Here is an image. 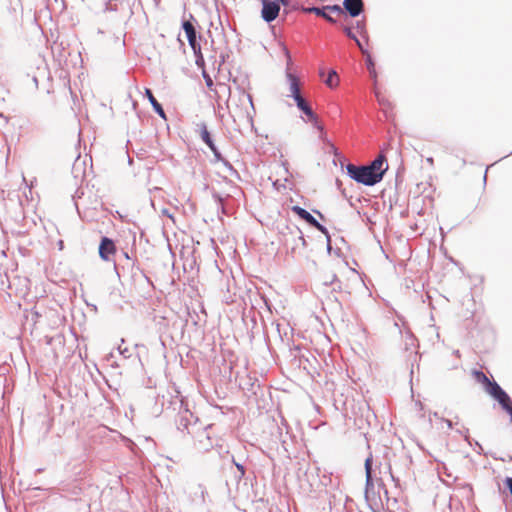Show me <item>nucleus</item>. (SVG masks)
Segmentation results:
<instances>
[{"mask_svg":"<svg viewBox=\"0 0 512 512\" xmlns=\"http://www.w3.org/2000/svg\"><path fill=\"white\" fill-rule=\"evenodd\" d=\"M343 32L346 34V36L351 39V40H354L357 36L352 32L351 28L348 27V26H344L343 27Z\"/></svg>","mask_w":512,"mask_h":512,"instance_id":"bb28decb","label":"nucleus"},{"mask_svg":"<svg viewBox=\"0 0 512 512\" xmlns=\"http://www.w3.org/2000/svg\"><path fill=\"white\" fill-rule=\"evenodd\" d=\"M245 476V474H241V472H238V471H234L233 472V476H232V479L231 480H226V485L228 487V489L230 490V482H234L236 485H238L240 483V481L243 479V477Z\"/></svg>","mask_w":512,"mask_h":512,"instance_id":"a211bd4d","label":"nucleus"},{"mask_svg":"<svg viewBox=\"0 0 512 512\" xmlns=\"http://www.w3.org/2000/svg\"><path fill=\"white\" fill-rule=\"evenodd\" d=\"M376 484H377V486H378V488L380 490H383L385 494H388L386 485H385L384 481L381 478H377L376 479Z\"/></svg>","mask_w":512,"mask_h":512,"instance_id":"c85d7f7f","label":"nucleus"},{"mask_svg":"<svg viewBox=\"0 0 512 512\" xmlns=\"http://www.w3.org/2000/svg\"><path fill=\"white\" fill-rule=\"evenodd\" d=\"M301 11L304 13H314L316 16L322 17L323 19H325L327 22H329L331 24L336 23V19L327 13V11H328L327 6H324V7H316V6L302 7Z\"/></svg>","mask_w":512,"mask_h":512,"instance_id":"9d476101","label":"nucleus"},{"mask_svg":"<svg viewBox=\"0 0 512 512\" xmlns=\"http://www.w3.org/2000/svg\"><path fill=\"white\" fill-rule=\"evenodd\" d=\"M261 2V17L265 22L271 23L279 16L282 3L280 0H261Z\"/></svg>","mask_w":512,"mask_h":512,"instance_id":"20e7f679","label":"nucleus"},{"mask_svg":"<svg viewBox=\"0 0 512 512\" xmlns=\"http://www.w3.org/2000/svg\"><path fill=\"white\" fill-rule=\"evenodd\" d=\"M446 423L448 425L449 428H452L453 427V423L451 420H446Z\"/></svg>","mask_w":512,"mask_h":512,"instance_id":"58836bf2","label":"nucleus"},{"mask_svg":"<svg viewBox=\"0 0 512 512\" xmlns=\"http://www.w3.org/2000/svg\"><path fill=\"white\" fill-rule=\"evenodd\" d=\"M291 234L294 235L298 239V241L301 243L303 248H305L307 246V242L304 238V235L298 227H295V231L294 232L291 231Z\"/></svg>","mask_w":512,"mask_h":512,"instance_id":"aec40b11","label":"nucleus"},{"mask_svg":"<svg viewBox=\"0 0 512 512\" xmlns=\"http://www.w3.org/2000/svg\"><path fill=\"white\" fill-rule=\"evenodd\" d=\"M182 28L185 31L188 43L193 51H198L201 47L200 40L201 36L197 34L196 28L193 23L189 20H184Z\"/></svg>","mask_w":512,"mask_h":512,"instance_id":"423d86ee","label":"nucleus"},{"mask_svg":"<svg viewBox=\"0 0 512 512\" xmlns=\"http://www.w3.org/2000/svg\"><path fill=\"white\" fill-rule=\"evenodd\" d=\"M427 161L430 162V163H433V159L432 158H428Z\"/></svg>","mask_w":512,"mask_h":512,"instance_id":"79ce46f5","label":"nucleus"},{"mask_svg":"<svg viewBox=\"0 0 512 512\" xmlns=\"http://www.w3.org/2000/svg\"><path fill=\"white\" fill-rule=\"evenodd\" d=\"M314 212H315V213H316V214H317V215H318L322 220H324V219H325V218H324V215H323L320 211L315 210Z\"/></svg>","mask_w":512,"mask_h":512,"instance_id":"e433bc0d","label":"nucleus"},{"mask_svg":"<svg viewBox=\"0 0 512 512\" xmlns=\"http://www.w3.org/2000/svg\"><path fill=\"white\" fill-rule=\"evenodd\" d=\"M353 41L356 43V45L358 46V48L360 49V51L362 52L363 55L368 53V51L366 49H364L362 43L360 42V40L357 37Z\"/></svg>","mask_w":512,"mask_h":512,"instance_id":"c756f323","label":"nucleus"},{"mask_svg":"<svg viewBox=\"0 0 512 512\" xmlns=\"http://www.w3.org/2000/svg\"><path fill=\"white\" fill-rule=\"evenodd\" d=\"M207 85H208V86H211V85H212V80H211L210 78L207 80Z\"/></svg>","mask_w":512,"mask_h":512,"instance_id":"ea45409f","label":"nucleus"},{"mask_svg":"<svg viewBox=\"0 0 512 512\" xmlns=\"http://www.w3.org/2000/svg\"><path fill=\"white\" fill-rule=\"evenodd\" d=\"M372 464H373V458L370 455L368 458H366L365 464H364L366 477H373V475H372V472H373Z\"/></svg>","mask_w":512,"mask_h":512,"instance_id":"6ab92c4d","label":"nucleus"},{"mask_svg":"<svg viewBox=\"0 0 512 512\" xmlns=\"http://www.w3.org/2000/svg\"><path fill=\"white\" fill-rule=\"evenodd\" d=\"M356 28L358 29V31H359V33L361 35L366 34L365 22L364 21H357Z\"/></svg>","mask_w":512,"mask_h":512,"instance_id":"cd10ccee","label":"nucleus"},{"mask_svg":"<svg viewBox=\"0 0 512 512\" xmlns=\"http://www.w3.org/2000/svg\"><path fill=\"white\" fill-rule=\"evenodd\" d=\"M326 239H327V250L330 252L332 247H331V237H330L329 233H328V236H326Z\"/></svg>","mask_w":512,"mask_h":512,"instance_id":"f704fd0d","label":"nucleus"},{"mask_svg":"<svg viewBox=\"0 0 512 512\" xmlns=\"http://www.w3.org/2000/svg\"><path fill=\"white\" fill-rule=\"evenodd\" d=\"M474 443H475V446H476L475 451H476L478 454H481V451L483 450V449H482L481 444H480L479 442H477V441H474Z\"/></svg>","mask_w":512,"mask_h":512,"instance_id":"473e14b6","label":"nucleus"},{"mask_svg":"<svg viewBox=\"0 0 512 512\" xmlns=\"http://www.w3.org/2000/svg\"><path fill=\"white\" fill-rule=\"evenodd\" d=\"M325 84L330 87L334 88L338 84V75L335 70H331L325 79Z\"/></svg>","mask_w":512,"mask_h":512,"instance_id":"dca6fc26","label":"nucleus"},{"mask_svg":"<svg viewBox=\"0 0 512 512\" xmlns=\"http://www.w3.org/2000/svg\"><path fill=\"white\" fill-rule=\"evenodd\" d=\"M388 472H389V474H390V476H391L392 481H394L396 484H398L399 479H398V478H396V477L394 476V474L392 473V468H391V466H390V465L388 466Z\"/></svg>","mask_w":512,"mask_h":512,"instance_id":"2f4dec72","label":"nucleus"},{"mask_svg":"<svg viewBox=\"0 0 512 512\" xmlns=\"http://www.w3.org/2000/svg\"><path fill=\"white\" fill-rule=\"evenodd\" d=\"M343 8L351 17H358L364 11V2L363 0H344Z\"/></svg>","mask_w":512,"mask_h":512,"instance_id":"6e6552de","label":"nucleus"},{"mask_svg":"<svg viewBox=\"0 0 512 512\" xmlns=\"http://www.w3.org/2000/svg\"><path fill=\"white\" fill-rule=\"evenodd\" d=\"M236 468V471L238 472H241V474H245L246 473V470L244 468V466L241 464V463H238L234 456L231 457V465L229 466V469L230 470H233V468Z\"/></svg>","mask_w":512,"mask_h":512,"instance_id":"4be33fe9","label":"nucleus"},{"mask_svg":"<svg viewBox=\"0 0 512 512\" xmlns=\"http://www.w3.org/2000/svg\"><path fill=\"white\" fill-rule=\"evenodd\" d=\"M197 423L198 418L195 417L187 407L183 408V402H181V409L176 418L177 429L181 432L186 431L188 434L193 435Z\"/></svg>","mask_w":512,"mask_h":512,"instance_id":"7ed1b4c3","label":"nucleus"},{"mask_svg":"<svg viewBox=\"0 0 512 512\" xmlns=\"http://www.w3.org/2000/svg\"><path fill=\"white\" fill-rule=\"evenodd\" d=\"M296 105L298 109L301 110L308 117L309 121L313 122L314 124H317L318 117L304 98L298 100L296 102Z\"/></svg>","mask_w":512,"mask_h":512,"instance_id":"f8f14e48","label":"nucleus"},{"mask_svg":"<svg viewBox=\"0 0 512 512\" xmlns=\"http://www.w3.org/2000/svg\"><path fill=\"white\" fill-rule=\"evenodd\" d=\"M372 173H380L381 180L384 177L386 170L388 169V164L386 163V158L384 155H378L370 164L366 165Z\"/></svg>","mask_w":512,"mask_h":512,"instance_id":"1a4fd4ad","label":"nucleus"},{"mask_svg":"<svg viewBox=\"0 0 512 512\" xmlns=\"http://www.w3.org/2000/svg\"><path fill=\"white\" fill-rule=\"evenodd\" d=\"M365 56H366V66H367L368 71L373 70V68L375 67V64H374V61H373L371 55L369 53H367V54H365Z\"/></svg>","mask_w":512,"mask_h":512,"instance_id":"a878e982","label":"nucleus"},{"mask_svg":"<svg viewBox=\"0 0 512 512\" xmlns=\"http://www.w3.org/2000/svg\"><path fill=\"white\" fill-rule=\"evenodd\" d=\"M116 253V246L112 239L104 236L99 244V256L105 261H109L111 256Z\"/></svg>","mask_w":512,"mask_h":512,"instance_id":"0eeeda50","label":"nucleus"},{"mask_svg":"<svg viewBox=\"0 0 512 512\" xmlns=\"http://www.w3.org/2000/svg\"><path fill=\"white\" fill-rule=\"evenodd\" d=\"M335 284H338L339 289L341 288V282L339 281L336 274H331L329 277H327L324 280V285H326V286L335 285Z\"/></svg>","mask_w":512,"mask_h":512,"instance_id":"412c9836","label":"nucleus"},{"mask_svg":"<svg viewBox=\"0 0 512 512\" xmlns=\"http://www.w3.org/2000/svg\"><path fill=\"white\" fill-rule=\"evenodd\" d=\"M198 127H199L200 137H201L202 141L209 148L215 146V143H214V141L212 139V136H211L210 132L207 129V125L205 123H200V124H198Z\"/></svg>","mask_w":512,"mask_h":512,"instance_id":"2eb2a0df","label":"nucleus"},{"mask_svg":"<svg viewBox=\"0 0 512 512\" xmlns=\"http://www.w3.org/2000/svg\"><path fill=\"white\" fill-rule=\"evenodd\" d=\"M287 79L290 84V96L297 102L298 100L302 99L300 93V82L297 76L294 74L287 72Z\"/></svg>","mask_w":512,"mask_h":512,"instance_id":"9b49d317","label":"nucleus"},{"mask_svg":"<svg viewBox=\"0 0 512 512\" xmlns=\"http://www.w3.org/2000/svg\"><path fill=\"white\" fill-rule=\"evenodd\" d=\"M375 482L373 477H366L365 481V498L368 500L370 493L374 494Z\"/></svg>","mask_w":512,"mask_h":512,"instance_id":"f3484780","label":"nucleus"},{"mask_svg":"<svg viewBox=\"0 0 512 512\" xmlns=\"http://www.w3.org/2000/svg\"><path fill=\"white\" fill-rule=\"evenodd\" d=\"M472 374L475 380L483 385L485 392L499 403L512 420V400L506 391L496 381L490 380L482 371L473 370Z\"/></svg>","mask_w":512,"mask_h":512,"instance_id":"f257e3e1","label":"nucleus"},{"mask_svg":"<svg viewBox=\"0 0 512 512\" xmlns=\"http://www.w3.org/2000/svg\"><path fill=\"white\" fill-rule=\"evenodd\" d=\"M283 52L287 58V61H288V64L291 62V55H290V51L288 50V48L286 46H283Z\"/></svg>","mask_w":512,"mask_h":512,"instance_id":"7c9ffc66","label":"nucleus"},{"mask_svg":"<svg viewBox=\"0 0 512 512\" xmlns=\"http://www.w3.org/2000/svg\"><path fill=\"white\" fill-rule=\"evenodd\" d=\"M194 55H195V59H196V64L201 67L204 65V57H203V54L201 52V47L198 49V51H193Z\"/></svg>","mask_w":512,"mask_h":512,"instance_id":"b1692460","label":"nucleus"},{"mask_svg":"<svg viewBox=\"0 0 512 512\" xmlns=\"http://www.w3.org/2000/svg\"><path fill=\"white\" fill-rule=\"evenodd\" d=\"M292 212L295 213L299 218L308 223L311 227L317 229L325 236H328V230L325 226H323L319 221L306 209L300 206H293L291 208Z\"/></svg>","mask_w":512,"mask_h":512,"instance_id":"39448f33","label":"nucleus"},{"mask_svg":"<svg viewBox=\"0 0 512 512\" xmlns=\"http://www.w3.org/2000/svg\"><path fill=\"white\" fill-rule=\"evenodd\" d=\"M145 95L149 102L151 103L153 110L157 113L162 119H166V113L162 107V105L157 101L154 97L152 91L148 88L145 89Z\"/></svg>","mask_w":512,"mask_h":512,"instance_id":"ddd939ff","label":"nucleus"},{"mask_svg":"<svg viewBox=\"0 0 512 512\" xmlns=\"http://www.w3.org/2000/svg\"><path fill=\"white\" fill-rule=\"evenodd\" d=\"M283 6H289V0H280Z\"/></svg>","mask_w":512,"mask_h":512,"instance_id":"4c0bfd02","label":"nucleus"},{"mask_svg":"<svg viewBox=\"0 0 512 512\" xmlns=\"http://www.w3.org/2000/svg\"><path fill=\"white\" fill-rule=\"evenodd\" d=\"M327 9H328V11L333 12V13H337V14H339V15H341V14H344V13H345L344 8H343V7H341V6H340V5H338V4H335V5H327Z\"/></svg>","mask_w":512,"mask_h":512,"instance_id":"5701e85b","label":"nucleus"},{"mask_svg":"<svg viewBox=\"0 0 512 512\" xmlns=\"http://www.w3.org/2000/svg\"><path fill=\"white\" fill-rule=\"evenodd\" d=\"M369 74H370L371 78L374 79V82L376 83L377 73H376L375 67L373 68V70H369Z\"/></svg>","mask_w":512,"mask_h":512,"instance_id":"72a5a7b5","label":"nucleus"},{"mask_svg":"<svg viewBox=\"0 0 512 512\" xmlns=\"http://www.w3.org/2000/svg\"><path fill=\"white\" fill-rule=\"evenodd\" d=\"M348 176L354 181L366 186H374L381 181L380 173H372L366 165H354L349 163L346 165Z\"/></svg>","mask_w":512,"mask_h":512,"instance_id":"f03ea898","label":"nucleus"},{"mask_svg":"<svg viewBox=\"0 0 512 512\" xmlns=\"http://www.w3.org/2000/svg\"><path fill=\"white\" fill-rule=\"evenodd\" d=\"M210 150L213 152L215 160L219 161V162H222L223 165L226 167V169L230 172V175H237L238 174L237 171L232 166V164L222 156V154L220 153V151L218 150L216 145L211 147Z\"/></svg>","mask_w":512,"mask_h":512,"instance_id":"4468645a","label":"nucleus"},{"mask_svg":"<svg viewBox=\"0 0 512 512\" xmlns=\"http://www.w3.org/2000/svg\"><path fill=\"white\" fill-rule=\"evenodd\" d=\"M464 439L469 443V445H472V439L470 438L468 434V429H466V433L464 434Z\"/></svg>","mask_w":512,"mask_h":512,"instance_id":"c9c22d12","label":"nucleus"},{"mask_svg":"<svg viewBox=\"0 0 512 512\" xmlns=\"http://www.w3.org/2000/svg\"><path fill=\"white\" fill-rule=\"evenodd\" d=\"M303 6H300L299 3H292L289 0V6H284V13L287 14L289 10H301Z\"/></svg>","mask_w":512,"mask_h":512,"instance_id":"393cba45","label":"nucleus"},{"mask_svg":"<svg viewBox=\"0 0 512 512\" xmlns=\"http://www.w3.org/2000/svg\"><path fill=\"white\" fill-rule=\"evenodd\" d=\"M248 99L252 103V96L248 94Z\"/></svg>","mask_w":512,"mask_h":512,"instance_id":"a19ab883","label":"nucleus"}]
</instances>
